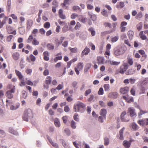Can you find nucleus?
I'll return each instance as SVG.
<instances>
[{"label":"nucleus","mask_w":148,"mask_h":148,"mask_svg":"<svg viewBox=\"0 0 148 148\" xmlns=\"http://www.w3.org/2000/svg\"><path fill=\"white\" fill-rule=\"evenodd\" d=\"M64 38V37L63 36L60 37V40L58 38H56L55 40L54 43L57 45L58 46L60 44H61L62 42L63 41Z\"/></svg>","instance_id":"1a4fd4ad"},{"label":"nucleus","mask_w":148,"mask_h":148,"mask_svg":"<svg viewBox=\"0 0 148 148\" xmlns=\"http://www.w3.org/2000/svg\"><path fill=\"white\" fill-rule=\"evenodd\" d=\"M32 43L34 45H37L39 44V42L36 38H34L33 39V40L32 42Z\"/></svg>","instance_id":"58836bf2"},{"label":"nucleus","mask_w":148,"mask_h":148,"mask_svg":"<svg viewBox=\"0 0 148 148\" xmlns=\"http://www.w3.org/2000/svg\"><path fill=\"white\" fill-rule=\"evenodd\" d=\"M20 106L19 103H17L15 106L11 105L10 107V109L12 110H14L17 109Z\"/></svg>","instance_id":"cd10ccee"},{"label":"nucleus","mask_w":148,"mask_h":148,"mask_svg":"<svg viewBox=\"0 0 148 148\" xmlns=\"http://www.w3.org/2000/svg\"><path fill=\"white\" fill-rule=\"evenodd\" d=\"M6 29L7 32L9 34H10L11 33V32L13 30V27L10 25H7L6 26Z\"/></svg>","instance_id":"c85d7f7f"},{"label":"nucleus","mask_w":148,"mask_h":148,"mask_svg":"<svg viewBox=\"0 0 148 148\" xmlns=\"http://www.w3.org/2000/svg\"><path fill=\"white\" fill-rule=\"evenodd\" d=\"M107 113V111L106 109H102L101 110L100 112V115H102L105 118H106V115Z\"/></svg>","instance_id":"4be33fe9"},{"label":"nucleus","mask_w":148,"mask_h":148,"mask_svg":"<svg viewBox=\"0 0 148 148\" xmlns=\"http://www.w3.org/2000/svg\"><path fill=\"white\" fill-rule=\"evenodd\" d=\"M125 51V48L123 47H117L114 49V54L116 56L123 55Z\"/></svg>","instance_id":"f03ea898"},{"label":"nucleus","mask_w":148,"mask_h":148,"mask_svg":"<svg viewBox=\"0 0 148 148\" xmlns=\"http://www.w3.org/2000/svg\"><path fill=\"white\" fill-rule=\"evenodd\" d=\"M125 6V4L124 2H120L116 5V8L118 9H121L123 8Z\"/></svg>","instance_id":"6ab92c4d"},{"label":"nucleus","mask_w":148,"mask_h":148,"mask_svg":"<svg viewBox=\"0 0 148 148\" xmlns=\"http://www.w3.org/2000/svg\"><path fill=\"white\" fill-rule=\"evenodd\" d=\"M77 82H73L72 84L71 85L72 87L74 88L77 89Z\"/></svg>","instance_id":"603ef678"},{"label":"nucleus","mask_w":148,"mask_h":148,"mask_svg":"<svg viewBox=\"0 0 148 148\" xmlns=\"http://www.w3.org/2000/svg\"><path fill=\"white\" fill-rule=\"evenodd\" d=\"M29 58L32 62H34L36 60V58L32 54L30 55L29 56Z\"/></svg>","instance_id":"4d7b16f0"},{"label":"nucleus","mask_w":148,"mask_h":148,"mask_svg":"<svg viewBox=\"0 0 148 148\" xmlns=\"http://www.w3.org/2000/svg\"><path fill=\"white\" fill-rule=\"evenodd\" d=\"M47 47L48 49L49 50H52L54 48V45L53 44L50 43L47 44Z\"/></svg>","instance_id":"4c0bfd02"},{"label":"nucleus","mask_w":148,"mask_h":148,"mask_svg":"<svg viewBox=\"0 0 148 148\" xmlns=\"http://www.w3.org/2000/svg\"><path fill=\"white\" fill-rule=\"evenodd\" d=\"M143 16V13L140 12H139L135 17V18L137 19H139L141 18Z\"/></svg>","instance_id":"c9c22d12"},{"label":"nucleus","mask_w":148,"mask_h":148,"mask_svg":"<svg viewBox=\"0 0 148 148\" xmlns=\"http://www.w3.org/2000/svg\"><path fill=\"white\" fill-rule=\"evenodd\" d=\"M71 0H64V3L62 5V7L65 8V9L67 8V6L66 5L67 4H69V1Z\"/></svg>","instance_id":"2f4dec72"},{"label":"nucleus","mask_w":148,"mask_h":148,"mask_svg":"<svg viewBox=\"0 0 148 148\" xmlns=\"http://www.w3.org/2000/svg\"><path fill=\"white\" fill-rule=\"evenodd\" d=\"M84 66V64L83 62H79L78 63L76 67L74 68V70L77 75L79 74V71L83 69Z\"/></svg>","instance_id":"7ed1b4c3"},{"label":"nucleus","mask_w":148,"mask_h":148,"mask_svg":"<svg viewBox=\"0 0 148 148\" xmlns=\"http://www.w3.org/2000/svg\"><path fill=\"white\" fill-rule=\"evenodd\" d=\"M15 73L17 76L18 77L19 80H21L23 78V76L21 73L19 71L16 70H15Z\"/></svg>","instance_id":"412c9836"},{"label":"nucleus","mask_w":148,"mask_h":148,"mask_svg":"<svg viewBox=\"0 0 148 148\" xmlns=\"http://www.w3.org/2000/svg\"><path fill=\"white\" fill-rule=\"evenodd\" d=\"M50 27V24L49 22H47L45 23L44 25V27L45 28H49Z\"/></svg>","instance_id":"8fccbe9b"},{"label":"nucleus","mask_w":148,"mask_h":148,"mask_svg":"<svg viewBox=\"0 0 148 148\" xmlns=\"http://www.w3.org/2000/svg\"><path fill=\"white\" fill-rule=\"evenodd\" d=\"M62 119L64 123H66L67 121L68 117L66 116H64L62 118Z\"/></svg>","instance_id":"052dcab7"},{"label":"nucleus","mask_w":148,"mask_h":148,"mask_svg":"<svg viewBox=\"0 0 148 148\" xmlns=\"http://www.w3.org/2000/svg\"><path fill=\"white\" fill-rule=\"evenodd\" d=\"M130 93L133 96H135L136 94L135 90L134 88H132L130 90Z\"/></svg>","instance_id":"680f3d73"},{"label":"nucleus","mask_w":148,"mask_h":148,"mask_svg":"<svg viewBox=\"0 0 148 148\" xmlns=\"http://www.w3.org/2000/svg\"><path fill=\"white\" fill-rule=\"evenodd\" d=\"M20 56V54L18 52L14 53L12 55V57L13 59L15 60L18 59Z\"/></svg>","instance_id":"4468645a"},{"label":"nucleus","mask_w":148,"mask_h":148,"mask_svg":"<svg viewBox=\"0 0 148 148\" xmlns=\"http://www.w3.org/2000/svg\"><path fill=\"white\" fill-rule=\"evenodd\" d=\"M142 138L144 140V142L148 143V138L147 137L143 136L142 137Z\"/></svg>","instance_id":"774afa93"},{"label":"nucleus","mask_w":148,"mask_h":148,"mask_svg":"<svg viewBox=\"0 0 148 148\" xmlns=\"http://www.w3.org/2000/svg\"><path fill=\"white\" fill-rule=\"evenodd\" d=\"M138 123L142 126L148 125V119H144L139 120L137 122Z\"/></svg>","instance_id":"0eeeda50"},{"label":"nucleus","mask_w":148,"mask_h":148,"mask_svg":"<svg viewBox=\"0 0 148 148\" xmlns=\"http://www.w3.org/2000/svg\"><path fill=\"white\" fill-rule=\"evenodd\" d=\"M71 126L72 129H75L76 128V123L74 121H71Z\"/></svg>","instance_id":"a19ab883"},{"label":"nucleus","mask_w":148,"mask_h":148,"mask_svg":"<svg viewBox=\"0 0 148 148\" xmlns=\"http://www.w3.org/2000/svg\"><path fill=\"white\" fill-rule=\"evenodd\" d=\"M78 115L77 114H75L73 116V119L74 120L77 121H79V119L78 117Z\"/></svg>","instance_id":"864d4df0"},{"label":"nucleus","mask_w":148,"mask_h":148,"mask_svg":"<svg viewBox=\"0 0 148 148\" xmlns=\"http://www.w3.org/2000/svg\"><path fill=\"white\" fill-rule=\"evenodd\" d=\"M103 25L106 27H109L110 28H111L112 25L110 23L108 22H105Z\"/></svg>","instance_id":"de8ad7c7"},{"label":"nucleus","mask_w":148,"mask_h":148,"mask_svg":"<svg viewBox=\"0 0 148 148\" xmlns=\"http://www.w3.org/2000/svg\"><path fill=\"white\" fill-rule=\"evenodd\" d=\"M128 112L130 113V116L132 117L136 115L135 110L132 108H129L128 110Z\"/></svg>","instance_id":"9d476101"},{"label":"nucleus","mask_w":148,"mask_h":148,"mask_svg":"<svg viewBox=\"0 0 148 148\" xmlns=\"http://www.w3.org/2000/svg\"><path fill=\"white\" fill-rule=\"evenodd\" d=\"M119 37L118 36H115L111 39V40L112 42H114L116 41H117L118 39H119Z\"/></svg>","instance_id":"37998d69"},{"label":"nucleus","mask_w":148,"mask_h":148,"mask_svg":"<svg viewBox=\"0 0 148 148\" xmlns=\"http://www.w3.org/2000/svg\"><path fill=\"white\" fill-rule=\"evenodd\" d=\"M144 31H140L139 33V35L140 38L142 40H145L147 39V37L146 36L143 34Z\"/></svg>","instance_id":"5701e85b"},{"label":"nucleus","mask_w":148,"mask_h":148,"mask_svg":"<svg viewBox=\"0 0 148 148\" xmlns=\"http://www.w3.org/2000/svg\"><path fill=\"white\" fill-rule=\"evenodd\" d=\"M44 55L43 58L45 61H48L49 59V54L47 51H44L43 53Z\"/></svg>","instance_id":"2eb2a0df"},{"label":"nucleus","mask_w":148,"mask_h":148,"mask_svg":"<svg viewBox=\"0 0 148 148\" xmlns=\"http://www.w3.org/2000/svg\"><path fill=\"white\" fill-rule=\"evenodd\" d=\"M51 77L50 76H47L45 81V83L47 84H49L51 82Z\"/></svg>","instance_id":"a211bd4d"},{"label":"nucleus","mask_w":148,"mask_h":148,"mask_svg":"<svg viewBox=\"0 0 148 148\" xmlns=\"http://www.w3.org/2000/svg\"><path fill=\"white\" fill-rule=\"evenodd\" d=\"M8 18V17L6 16L3 19V20L1 22L2 25L3 26L6 23V21Z\"/></svg>","instance_id":"69168bd1"},{"label":"nucleus","mask_w":148,"mask_h":148,"mask_svg":"<svg viewBox=\"0 0 148 148\" xmlns=\"http://www.w3.org/2000/svg\"><path fill=\"white\" fill-rule=\"evenodd\" d=\"M22 97L23 98L25 99L27 97V93L25 91H23L22 92Z\"/></svg>","instance_id":"0e129e2a"},{"label":"nucleus","mask_w":148,"mask_h":148,"mask_svg":"<svg viewBox=\"0 0 148 148\" xmlns=\"http://www.w3.org/2000/svg\"><path fill=\"white\" fill-rule=\"evenodd\" d=\"M115 31V29H111L110 30L102 32L101 33V35L102 36H104L106 34L112 33Z\"/></svg>","instance_id":"f3484780"},{"label":"nucleus","mask_w":148,"mask_h":148,"mask_svg":"<svg viewBox=\"0 0 148 148\" xmlns=\"http://www.w3.org/2000/svg\"><path fill=\"white\" fill-rule=\"evenodd\" d=\"M101 14L104 16L107 17L108 16V14L107 11L105 10H103L101 12Z\"/></svg>","instance_id":"e433bc0d"},{"label":"nucleus","mask_w":148,"mask_h":148,"mask_svg":"<svg viewBox=\"0 0 148 148\" xmlns=\"http://www.w3.org/2000/svg\"><path fill=\"white\" fill-rule=\"evenodd\" d=\"M52 4L53 5V7H55L57 8L58 6V3L56 1H53L52 3Z\"/></svg>","instance_id":"338daca9"},{"label":"nucleus","mask_w":148,"mask_h":148,"mask_svg":"<svg viewBox=\"0 0 148 148\" xmlns=\"http://www.w3.org/2000/svg\"><path fill=\"white\" fill-rule=\"evenodd\" d=\"M98 94L99 95H101L103 94V90L102 88H100L98 92Z\"/></svg>","instance_id":"5fc2aeb1"},{"label":"nucleus","mask_w":148,"mask_h":148,"mask_svg":"<svg viewBox=\"0 0 148 148\" xmlns=\"http://www.w3.org/2000/svg\"><path fill=\"white\" fill-rule=\"evenodd\" d=\"M125 127H123L119 131V138L120 140H123L124 138L123 136V134L124 130H125Z\"/></svg>","instance_id":"393cba45"},{"label":"nucleus","mask_w":148,"mask_h":148,"mask_svg":"<svg viewBox=\"0 0 148 148\" xmlns=\"http://www.w3.org/2000/svg\"><path fill=\"white\" fill-rule=\"evenodd\" d=\"M111 64L113 65H118L120 63V62H116V61H111L110 62Z\"/></svg>","instance_id":"6e6d98bb"},{"label":"nucleus","mask_w":148,"mask_h":148,"mask_svg":"<svg viewBox=\"0 0 148 148\" xmlns=\"http://www.w3.org/2000/svg\"><path fill=\"white\" fill-rule=\"evenodd\" d=\"M127 62L130 66H132L133 65V59L130 58H127Z\"/></svg>","instance_id":"72a5a7b5"},{"label":"nucleus","mask_w":148,"mask_h":148,"mask_svg":"<svg viewBox=\"0 0 148 148\" xmlns=\"http://www.w3.org/2000/svg\"><path fill=\"white\" fill-rule=\"evenodd\" d=\"M131 127L133 130L135 131L139 128L138 126L135 123H133L131 124Z\"/></svg>","instance_id":"aec40b11"},{"label":"nucleus","mask_w":148,"mask_h":148,"mask_svg":"<svg viewBox=\"0 0 148 148\" xmlns=\"http://www.w3.org/2000/svg\"><path fill=\"white\" fill-rule=\"evenodd\" d=\"M109 143V140L108 138H104V145H108Z\"/></svg>","instance_id":"bf43d9fd"},{"label":"nucleus","mask_w":148,"mask_h":148,"mask_svg":"<svg viewBox=\"0 0 148 148\" xmlns=\"http://www.w3.org/2000/svg\"><path fill=\"white\" fill-rule=\"evenodd\" d=\"M86 105L83 103L78 102L75 104L74 106V109L75 112H81L85 109Z\"/></svg>","instance_id":"f257e3e1"},{"label":"nucleus","mask_w":148,"mask_h":148,"mask_svg":"<svg viewBox=\"0 0 148 148\" xmlns=\"http://www.w3.org/2000/svg\"><path fill=\"white\" fill-rule=\"evenodd\" d=\"M79 20L81 22L84 23L87 21V19L82 16H81L79 18Z\"/></svg>","instance_id":"a878e982"},{"label":"nucleus","mask_w":148,"mask_h":148,"mask_svg":"<svg viewBox=\"0 0 148 148\" xmlns=\"http://www.w3.org/2000/svg\"><path fill=\"white\" fill-rule=\"evenodd\" d=\"M23 119L26 121H28V110H25L24 112L23 116Z\"/></svg>","instance_id":"dca6fc26"},{"label":"nucleus","mask_w":148,"mask_h":148,"mask_svg":"<svg viewBox=\"0 0 148 148\" xmlns=\"http://www.w3.org/2000/svg\"><path fill=\"white\" fill-rule=\"evenodd\" d=\"M9 132L14 135H17L18 134V132L14 130L12 128H10L9 129Z\"/></svg>","instance_id":"c756f323"},{"label":"nucleus","mask_w":148,"mask_h":148,"mask_svg":"<svg viewBox=\"0 0 148 148\" xmlns=\"http://www.w3.org/2000/svg\"><path fill=\"white\" fill-rule=\"evenodd\" d=\"M123 145L125 148H129L130 146L131 143L127 140H124L123 142Z\"/></svg>","instance_id":"b1692460"},{"label":"nucleus","mask_w":148,"mask_h":148,"mask_svg":"<svg viewBox=\"0 0 148 148\" xmlns=\"http://www.w3.org/2000/svg\"><path fill=\"white\" fill-rule=\"evenodd\" d=\"M128 66H129L127 63H124L120 66L119 72L121 74H123L128 69Z\"/></svg>","instance_id":"39448f33"},{"label":"nucleus","mask_w":148,"mask_h":148,"mask_svg":"<svg viewBox=\"0 0 148 148\" xmlns=\"http://www.w3.org/2000/svg\"><path fill=\"white\" fill-rule=\"evenodd\" d=\"M21 80V83L20 84V86H25L26 84H28L27 82H25L23 79L20 80Z\"/></svg>","instance_id":"a18cd8bd"},{"label":"nucleus","mask_w":148,"mask_h":148,"mask_svg":"<svg viewBox=\"0 0 148 148\" xmlns=\"http://www.w3.org/2000/svg\"><path fill=\"white\" fill-rule=\"evenodd\" d=\"M129 90V87L126 86L124 88H121L120 90V92L121 94H124L127 93Z\"/></svg>","instance_id":"6e6552de"},{"label":"nucleus","mask_w":148,"mask_h":148,"mask_svg":"<svg viewBox=\"0 0 148 148\" xmlns=\"http://www.w3.org/2000/svg\"><path fill=\"white\" fill-rule=\"evenodd\" d=\"M90 51V49L89 48L87 47H86L82 51L81 55V57H83L84 55H87Z\"/></svg>","instance_id":"f8f14e48"},{"label":"nucleus","mask_w":148,"mask_h":148,"mask_svg":"<svg viewBox=\"0 0 148 148\" xmlns=\"http://www.w3.org/2000/svg\"><path fill=\"white\" fill-rule=\"evenodd\" d=\"M15 87L14 86L10 90H8L6 92V96L9 99L12 98L13 97V94L15 92Z\"/></svg>","instance_id":"20e7f679"},{"label":"nucleus","mask_w":148,"mask_h":148,"mask_svg":"<svg viewBox=\"0 0 148 148\" xmlns=\"http://www.w3.org/2000/svg\"><path fill=\"white\" fill-rule=\"evenodd\" d=\"M62 58V56H57L54 59V61L55 62H56L58 60H60Z\"/></svg>","instance_id":"3c124183"},{"label":"nucleus","mask_w":148,"mask_h":148,"mask_svg":"<svg viewBox=\"0 0 148 148\" xmlns=\"http://www.w3.org/2000/svg\"><path fill=\"white\" fill-rule=\"evenodd\" d=\"M134 101V99L132 97H128L126 101V102L128 103H130Z\"/></svg>","instance_id":"09e8293b"},{"label":"nucleus","mask_w":148,"mask_h":148,"mask_svg":"<svg viewBox=\"0 0 148 148\" xmlns=\"http://www.w3.org/2000/svg\"><path fill=\"white\" fill-rule=\"evenodd\" d=\"M54 124L57 127H59L60 126V124L59 120L58 118H56L54 119Z\"/></svg>","instance_id":"bb28decb"},{"label":"nucleus","mask_w":148,"mask_h":148,"mask_svg":"<svg viewBox=\"0 0 148 148\" xmlns=\"http://www.w3.org/2000/svg\"><path fill=\"white\" fill-rule=\"evenodd\" d=\"M69 30V27L66 23H64V27L62 28V30L63 32H66Z\"/></svg>","instance_id":"473e14b6"},{"label":"nucleus","mask_w":148,"mask_h":148,"mask_svg":"<svg viewBox=\"0 0 148 148\" xmlns=\"http://www.w3.org/2000/svg\"><path fill=\"white\" fill-rule=\"evenodd\" d=\"M13 37V36L12 35H10L7 36L6 40L8 42H10L11 41V40Z\"/></svg>","instance_id":"c03bdc74"},{"label":"nucleus","mask_w":148,"mask_h":148,"mask_svg":"<svg viewBox=\"0 0 148 148\" xmlns=\"http://www.w3.org/2000/svg\"><path fill=\"white\" fill-rule=\"evenodd\" d=\"M81 26V25L80 24V23H79L78 22L77 23L76 25L75 26L74 29L75 30H77L78 29H79Z\"/></svg>","instance_id":"49530a36"},{"label":"nucleus","mask_w":148,"mask_h":148,"mask_svg":"<svg viewBox=\"0 0 148 148\" xmlns=\"http://www.w3.org/2000/svg\"><path fill=\"white\" fill-rule=\"evenodd\" d=\"M88 31L90 32L92 36H94L95 35V32L93 28L92 27H90L88 29Z\"/></svg>","instance_id":"7c9ffc66"},{"label":"nucleus","mask_w":148,"mask_h":148,"mask_svg":"<svg viewBox=\"0 0 148 148\" xmlns=\"http://www.w3.org/2000/svg\"><path fill=\"white\" fill-rule=\"evenodd\" d=\"M134 71L133 69H131L128 70L126 73V74L127 75H131L134 74Z\"/></svg>","instance_id":"f704fd0d"},{"label":"nucleus","mask_w":148,"mask_h":148,"mask_svg":"<svg viewBox=\"0 0 148 148\" xmlns=\"http://www.w3.org/2000/svg\"><path fill=\"white\" fill-rule=\"evenodd\" d=\"M108 97L110 98L116 99L118 96V93L116 92L110 93L108 95Z\"/></svg>","instance_id":"ddd939ff"},{"label":"nucleus","mask_w":148,"mask_h":148,"mask_svg":"<svg viewBox=\"0 0 148 148\" xmlns=\"http://www.w3.org/2000/svg\"><path fill=\"white\" fill-rule=\"evenodd\" d=\"M127 34L129 38L130 39H131L133 36L134 32L132 31H130L128 32Z\"/></svg>","instance_id":"ea45409f"},{"label":"nucleus","mask_w":148,"mask_h":148,"mask_svg":"<svg viewBox=\"0 0 148 148\" xmlns=\"http://www.w3.org/2000/svg\"><path fill=\"white\" fill-rule=\"evenodd\" d=\"M137 29L138 30H140L142 27V24L141 23H140L138 24L137 25Z\"/></svg>","instance_id":"13d9d810"},{"label":"nucleus","mask_w":148,"mask_h":148,"mask_svg":"<svg viewBox=\"0 0 148 148\" xmlns=\"http://www.w3.org/2000/svg\"><path fill=\"white\" fill-rule=\"evenodd\" d=\"M88 44L89 46L91 47V49L92 50H94L95 49V46L92 43L90 42Z\"/></svg>","instance_id":"e2e57ef3"},{"label":"nucleus","mask_w":148,"mask_h":148,"mask_svg":"<svg viewBox=\"0 0 148 148\" xmlns=\"http://www.w3.org/2000/svg\"><path fill=\"white\" fill-rule=\"evenodd\" d=\"M121 119L122 121L127 122L129 120V116L126 115V113L125 111L123 112L121 115Z\"/></svg>","instance_id":"423d86ee"},{"label":"nucleus","mask_w":148,"mask_h":148,"mask_svg":"<svg viewBox=\"0 0 148 148\" xmlns=\"http://www.w3.org/2000/svg\"><path fill=\"white\" fill-rule=\"evenodd\" d=\"M103 87L105 91H108L110 90V85L108 84H104Z\"/></svg>","instance_id":"79ce46f5"},{"label":"nucleus","mask_w":148,"mask_h":148,"mask_svg":"<svg viewBox=\"0 0 148 148\" xmlns=\"http://www.w3.org/2000/svg\"><path fill=\"white\" fill-rule=\"evenodd\" d=\"M104 61V58L101 56H98L97 57V63L99 64H103Z\"/></svg>","instance_id":"9b49d317"}]
</instances>
